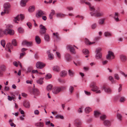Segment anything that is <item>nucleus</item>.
<instances>
[{
	"label": "nucleus",
	"mask_w": 127,
	"mask_h": 127,
	"mask_svg": "<svg viewBox=\"0 0 127 127\" xmlns=\"http://www.w3.org/2000/svg\"><path fill=\"white\" fill-rule=\"evenodd\" d=\"M12 27V26L11 25H8L6 27V29L4 31L1 29H0V37L3 36V34L7 35L9 34L11 35H13L14 33V31L11 29Z\"/></svg>",
	"instance_id": "obj_1"
},
{
	"label": "nucleus",
	"mask_w": 127,
	"mask_h": 127,
	"mask_svg": "<svg viewBox=\"0 0 127 127\" xmlns=\"http://www.w3.org/2000/svg\"><path fill=\"white\" fill-rule=\"evenodd\" d=\"M3 7L4 9L3 11L1 13L2 15H4L5 14H8L9 13L10 11V5L9 3L6 2L4 4Z\"/></svg>",
	"instance_id": "obj_2"
},
{
	"label": "nucleus",
	"mask_w": 127,
	"mask_h": 127,
	"mask_svg": "<svg viewBox=\"0 0 127 127\" xmlns=\"http://www.w3.org/2000/svg\"><path fill=\"white\" fill-rule=\"evenodd\" d=\"M90 87L91 89V90L95 92L96 93L99 94L101 93L100 90H99V88L97 86L95 85V83H91L90 85Z\"/></svg>",
	"instance_id": "obj_3"
},
{
	"label": "nucleus",
	"mask_w": 127,
	"mask_h": 127,
	"mask_svg": "<svg viewBox=\"0 0 127 127\" xmlns=\"http://www.w3.org/2000/svg\"><path fill=\"white\" fill-rule=\"evenodd\" d=\"M65 88L66 87H55L52 89V92L54 94H57L62 91L63 89H65Z\"/></svg>",
	"instance_id": "obj_4"
},
{
	"label": "nucleus",
	"mask_w": 127,
	"mask_h": 127,
	"mask_svg": "<svg viewBox=\"0 0 127 127\" xmlns=\"http://www.w3.org/2000/svg\"><path fill=\"white\" fill-rule=\"evenodd\" d=\"M83 1L86 4L89 6L90 10L92 11L90 13L91 14V13H94L96 10H95V7L91 5L90 2L87 1L86 0H84Z\"/></svg>",
	"instance_id": "obj_5"
},
{
	"label": "nucleus",
	"mask_w": 127,
	"mask_h": 127,
	"mask_svg": "<svg viewBox=\"0 0 127 127\" xmlns=\"http://www.w3.org/2000/svg\"><path fill=\"white\" fill-rule=\"evenodd\" d=\"M24 18V16L22 14H20V15H18L16 17H14L13 21L15 23H18V22L17 21H19L20 19L21 21H22Z\"/></svg>",
	"instance_id": "obj_6"
},
{
	"label": "nucleus",
	"mask_w": 127,
	"mask_h": 127,
	"mask_svg": "<svg viewBox=\"0 0 127 127\" xmlns=\"http://www.w3.org/2000/svg\"><path fill=\"white\" fill-rule=\"evenodd\" d=\"M104 13L102 12L96 11L94 13H91V15L92 16H95L96 17H98L103 16Z\"/></svg>",
	"instance_id": "obj_7"
},
{
	"label": "nucleus",
	"mask_w": 127,
	"mask_h": 127,
	"mask_svg": "<svg viewBox=\"0 0 127 127\" xmlns=\"http://www.w3.org/2000/svg\"><path fill=\"white\" fill-rule=\"evenodd\" d=\"M39 28L40 30L39 32L40 35H43L46 33L47 29L45 26L41 24L39 26Z\"/></svg>",
	"instance_id": "obj_8"
},
{
	"label": "nucleus",
	"mask_w": 127,
	"mask_h": 127,
	"mask_svg": "<svg viewBox=\"0 0 127 127\" xmlns=\"http://www.w3.org/2000/svg\"><path fill=\"white\" fill-rule=\"evenodd\" d=\"M101 50V49L99 48L96 49V58L97 59H101V58L102 54L100 52Z\"/></svg>",
	"instance_id": "obj_9"
},
{
	"label": "nucleus",
	"mask_w": 127,
	"mask_h": 127,
	"mask_svg": "<svg viewBox=\"0 0 127 127\" xmlns=\"http://www.w3.org/2000/svg\"><path fill=\"white\" fill-rule=\"evenodd\" d=\"M115 56L113 52L111 51H109L108 55L106 56V58L108 60L114 59Z\"/></svg>",
	"instance_id": "obj_10"
},
{
	"label": "nucleus",
	"mask_w": 127,
	"mask_h": 127,
	"mask_svg": "<svg viewBox=\"0 0 127 127\" xmlns=\"http://www.w3.org/2000/svg\"><path fill=\"white\" fill-rule=\"evenodd\" d=\"M53 34L54 35V38L55 42H57L61 40V38L58 33H54Z\"/></svg>",
	"instance_id": "obj_11"
},
{
	"label": "nucleus",
	"mask_w": 127,
	"mask_h": 127,
	"mask_svg": "<svg viewBox=\"0 0 127 127\" xmlns=\"http://www.w3.org/2000/svg\"><path fill=\"white\" fill-rule=\"evenodd\" d=\"M45 12L41 10H39L36 13V16L37 17H41L43 15H45Z\"/></svg>",
	"instance_id": "obj_12"
},
{
	"label": "nucleus",
	"mask_w": 127,
	"mask_h": 127,
	"mask_svg": "<svg viewBox=\"0 0 127 127\" xmlns=\"http://www.w3.org/2000/svg\"><path fill=\"white\" fill-rule=\"evenodd\" d=\"M45 66V64L42 62H37L36 64V66L37 68L41 69L44 67Z\"/></svg>",
	"instance_id": "obj_13"
},
{
	"label": "nucleus",
	"mask_w": 127,
	"mask_h": 127,
	"mask_svg": "<svg viewBox=\"0 0 127 127\" xmlns=\"http://www.w3.org/2000/svg\"><path fill=\"white\" fill-rule=\"evenodd\" d=\"M102 89L104 90L105 92L107 93H110L111 92V89L105 85L103 86Z\"/></svg>",
	"instance_id": "obj_14"
},
{
	"label": "nucleus",
	"mask_w": 127,
	"mask_h": 127,
	"mask_svg": "<svg viewBox=\"0 0 127 127\" xmlns=\"http://www.w3.org/2000/svg\"><path fill=\"white\" fill-rule=\"evenodd\" d=\"M67 48L70 50V52L73 54H75L76 53L75 51L74 50V48L70 45H67Z\"/></svg>",
	"instance_id": "obj_15"
},
{
	"label": "nucleus",
	"mask_w": 127,
	"mask_h": 127,
	"mask_svg": "<svg viewBox=\"0 0 127 127\" xmlns=\"http://www.w3.org/2000/svg\"><path fill=\"white\" fill-rule=\"evenodd\" d=\"M74 124L77 127L78 126H81L82 124V121L79 119H77L74 121Z\"/></svg>",
	"instance_id": "obj_16"
},
{
	"label": "nucleus",
	"mask_w": 127,
	"mask_h": 127,
	"mask_svg": "<svg viewBox=\"0 0 127 127\" xmlns=\"http://www.w3.org/2000/svg\"><path fill=\"white\" fill-rule=\"evenodd\" d=\"M22 44L23 45H26L28 46H32V43L31 42H29L26 40L23 41Z\"/></svg>",
	"instance_id": "obj_17"
},
{
	"label": "nucleus",
	"mask_w": 127,
	"mask_h": 127,
	"mask_svg": "<svg viewBox=\"0 0 127 127\" xmlns=\"http://www.w3.org/2000/svg\"><path fill=\"white\" fill-rule=\"evenodd\" d=\"M65 58L67 62H69L72 60L70 55L68 53H66L65 54Z\"/></svg>",
	"instance_id": "obj_18"
},
{
	"label": "nucleus",
	"mask_w": 127,
	"mask_h": 127,
	"mask_svg": "<svg viewBox=\"0 0 127 127\" xmlns=\"http://www.w3.org/2000/svg\"><path fill=\"white\" fill-rule=\"evenodd\" d=\"M47 53L48 55V59L49 60H52L54 59L53 55L50 53V50L48 51H47Z\"/></svg>",
	"instance_id": "obj_19"
},
{
	"label": "nucleus",
	"mask_w": 127,
	"mask_h": 127,
	"mask_svg": "<svg viewBox=\"0 0 127 127\" xmlns=\"http://www.w3.org/2000/svg\"><path fill=\"white\" fill-rule=\"evenodd\" d=\"M12 46L10 43H8L7 44L6 48V50L10 52H11L10 49L12 48Z\"/></svg>",
	"instance_id": "obj_20"
},
{
	"label": "nucleus",
	"mask_w": 127,
	"mask_h": 127,
	"mask_svg": "<svg viewBox=\"0 0 127 127\" xmlns=\"http://www.w3.org/2000/svg\"><path fill=\"white\" fill-rule=\"evenodd\" d=\"M103 124L105 126L107 127H110L111 125L110 122L108 120H105L103 122Z\"/></svg>",
	"instance_id": "obj_21"
},
{
	"label": "nucleus",
	"mask_w": 127,
	"mask_h": 127,
	"mask_svg": "<svg viewBox=\"0 0 127 127\" xmlns=\"http://www.w3.org/2000/svg\"><path fill=\"white\" fill-rule=\"evenodd\" d=\"M35 126L37 127H43L44 126V124L42 122H39L35 124Z\"/></svg>",
	"instance_id": "obj_22"
},
{
	"label": "nucleus",
	"mask_w": 127,
	"mask_h": 127,
	"mask_svg": "<svg viewBox=\"0 0 127 127\" xmlns=\"http://www.w3.org/2000/svg\"><path fill=\"white\" fill-rule=\"evenodd\" d=\"M32 93L35 95H37L39 94V93L38 90L36 89H32Z\"/></svg>",
	"instance_id": "obj_23"
},
{
	"label": "nucleus",
	"mask_w": 127,
	"mask_h": 127,
	"mask_svg": "<svg viewBox=\"0 0 127 127\" xmlns=\"http://www.w3.org/2000/svg\"><path fill=\"white\" fill-rule=\"evenodd\" d=\"M120 58L121 61L123 62H125L127 60L126 56L124 55H121L120 56Z\"/></svg>",
	"instance_id": "obj_24"
},
{
	"label": "nucleus",
	"mask_w": 127,
	"mask_h": 127,
	"mask_svg": "<svg viewBox=\"0 0 127 127\" xmlns=\"http://www.w3.org/2000/svg\"><path fill=\"white\" fill-rule=\"evenodd\" d=\"M68 74L71 77H73L74 75V72L71 69H69L68 70Z\"/></svg>",
	"instance_id": "obj_25"
},
{
	"label": "nucleus",
	"mask_w": 127,
	"mask_h": 127,
	"mask_svg": "<svg viewBox=\"0 0 127 127\" xmlns=\"http://www.w3.org/2000/svg\"><path fill=\"white\" fill-rule=\"evenodd\" d=\"M29 0H22L20 2L21 5L22 7L25 6L26 3Z\"/></svg>",
	"instance_id": "obj_26"
},
{
	"label": "nucleus",
	"mask_w": 127,
	"mask_h": 127,
	"mask_svg": "<svg viewBox=\"0 0 127 127\" xmlns=\"http://www.w3.org/2000/svg\"><path fill=\"white\" fill-rule=\"evenodd\" d=\"M44 38L46 41H49L50 40V37L49 34L48 33L45 34Z\"/></svg>",
	"instance_id": "obj_27"
},
{
	"label": "nucleus",
	"mask_w": 127,
	"mask_h": 127,
	"mask_svg": "<svg viewBox=\"0 0 127 127\" xmlns=\"http://www.w3.org/2000/svg\"><path fill=\"white\" fill-rule=\"evenodd\" d=\"M23 105L24 107L27 108H29L30 104L29 102L27 101H25Z\"/></svg>",
	"instance_id": "obj_28"
},
{
	"label": "nucleus",
	"mask_w": 127,
	"mask_h": 127,
	"mask_svg": "<svg viewBox=\"0 0 127 127\" xmlns=\"http://www.w3.org/2000/svg\"><path fill=\"white\" fill-rule=\"evenodd\" d=\"M35 40L37 44H39L41 42V40L40 39L39 36L38 35L35 36Z\"/></svg>",
	"instance_id": "obj_29"
},
{
	"label": "nucleus",
	"mask_w": 127,
	"mask_h": 127,
	"mask_svg": "<svg viewBox=\"0 0 127 127\" xmlns=\"http://www.w3.org/2000/svg\"><path fill=\"white\" fill-rule=\"evenodd\" d=\"M92 111V108L89 107H86L85 109V112L86 113H89Z\"/></svg>",
	"instance_id": "obj_30"
},
{
	"label": "nucleus",
	"mask_w": 127,
	"mask_h": 127,
	"mask_svg": "<svg viewBox=\"0 0 127 127\" xmlns=\"http://www.w3.org/2000/svg\"><path fill=\"white\" fill-rule=\"evenodd\" d=\"M94 116L95 117L97 118L100 115V112L98 111H94Z\"/></svg>",
	"instance_id": "obj_31"
},
{
	"label": "nucleus",
	"mask_w": 127,
	"mask_h": 127,
	"mask_svg": "<svg viewBox=\"0 0 127 127\" xmlns=\"http://www.w3.org/2000/svg\"><path fill=\"white\" fill-rule=\"evenodd\" d=\"M85 42L86 44L87 45H91V44H93L95 43V42H91L89 40L85 38Z\"/></svg>",
	"instance_id": "obj_32"
},
{
	"label": "nucleus",
	"mask_w": 127,
	"mask_h": 127,
	"mask_svg": "<svg viewBox=\"0 0 127 127\" xmlns=\"http://www.w3.org/2000/svg\"><path fill=\"white\" fill-rule=\"evenodd\" d=\"M105 20V19L104 18L100 19L98 22V24L100 25H103L104 23Z\"/></svg>",
	"instance_id": "obj_33"
},
{
	"label": "nucleus",
	"mask_w": 127,
	"mask_h": 127,
	"mask_svg": "<svg viewBox=\"0 0 127 127\" xmlns=\"http://www.w3.org/2000/svg\"><path fill=\"white\" fill-rule=\"evenodd\" d=\"M118 13L115 12V14L114 18L116 22H119L121 21V20H119L118 18Z\"/></svg>",
	"instance_id": "obj_34"
},
{
	"label": "nucleus",
	"mask_w": 127,
	"mask_h": 127,
	"mask_svg": "<svg viewBox=\"0 0 127 127\" xmlns=\"http://www.w3.org/2000/svg\"><path fill=\"white\" fill-rule=\"evenodd\" d=\"M44 79V78H41L39 79L38 80L36 81L37 83L40 85L44 83L43 80Z\"/></svg>",
	"instance_id": "obj_35"
},
{
	"label": "nucleus",
	"mask_w": 127,
	"mask_h": 127,
	"mask_svg": "<svg viewBox=\"0 0 127 127\" xmlns=\"http://www.w3.org/2000/svg\"><path fill=\"white\" fill-rule=\"evenodd\" d=\"M35 9V7L34 6H30L28 10L29 12H33Z\"/></svg>",
	"instance_id": "obj_36"
},
{
	"label": "nucleus",
	"mask_w": 127,
	"mask_h": 127,
	"mask_svg": "<svg viewBox=\"0 0 127 127\" xmlns=\"http://www.w3.org/2000/svg\"><path fill=\"white\" fill-rule=\"evenodd\" d=\"M67 72L65 71H63L60 73V76L61 77H64L67 75Z\"/></svg>",
	"instance_id": "obj_37"
},
{
	"label": "nucleus",
	"mask_w": 127,
	"mask_h": 127,
	"mask_svg": "<svg viewBox=\"0 0 127 127\" xmlns=\"http://www.w3.org/2000/svg\"><path fill=\"white\" fill-rule=\"evenodd\" d=\"M53 69L54 71L58 72L60 70V68L59 66L56 65L53 67Z\"/></svg>",
	"instance_id": "obj_38"
},
{
	"label": "nucleus",
	"mask_w": 127,
	"mask_h": 127,
	"mask_svg": "<svg viewBox=\"0 0 127 127\" xmlns=\"http://www.w3.org/2000/svg\"><path fill=\"white\" fill-rule=\"evenodd\" d=\"M0 68L2 71H4L6 69V67L5 65L1 64L0 66Z\"/></svg>",
	"instance_id": "obj_39"
},
{
	"label": "nucleus",
	"mask_w": 127,
	"mask_h": 127,
	"mask_svg": "<svg viewBox=\"0 0 127 127\" xmlns=\"http://www.w3.org/2000/svg\"><path fill=\"white\" fill-rule=\"evenodd\" d=\"M65 15L61 13H58L57 14V16L58 17L63 18L65 17Z\"/></svg>",
	"instance_id": "obj_40"
},
{
	"label": "nucleus",
	"mask_w": 127,
	"mask_h": 127,
	"mask_svg": "<svg viewBox=\"0 0 127 127\" xmlns=\"http://www.w3.org/2000/svg\"><path fill=\"white\" fill-rule=\"evenodd\" d=\"M8 99L9 101H11L12 100H13L15 99V97L14 95H13L12 96L9 95L8 96Z\"/></svg>",
	"instance_id": "obj_41"
},
{
	"label": "nucleus",
	"mask_w": 127,
	"mask_h": 127,
	"mask_svg": "<svg viewBox=\"0 0 127 127\" xmlns=\"http://www.w3.org/2000/svg\"><path fill=\"white\" fill-rule=\"evenodd\" d=\"M74 87L72 86H70L69 88V93L70 94H72L74 91Z\"/></svg>",
	"instance_id": "obj_42"
},
{
	"label": "nucleus",
	"mask_w": 127,
	"mask_h": 127,
	"mask_svg": "<svg viewBox=\"0 0 127 127\" xmlns=\"http://www.w3.org/2000/svg\"><path fill=\"white\" fill-rule=\"evenodd\" d=\"M104 34L105 37H110L112 36L111 34L110 33L107 32H105L104 33Z\"/></svg>",
	"instance_id": "obj_43"
},
{
	"label": "nucleus",
	"mask_w": 127,
	"mask_h": 127,
	"mask_svg": "<svg viewBox=\"0 0 127 127\" xmlns=\"http://www.w3.org/2000/svg\"><path fill=\"white\" fill-rule=\"evenodd\" d=\"M55 118L56 119H63L64 118V117L60 115H56L55 116Z\"/></svg>",
	"instance_id": "obj_44"
},
{
	"label": "nucleus",
	"mask_w": 127,
	"mask_h": 127,
	"mask_svg": "<svg viewBox=\"0 0 127 127\" xmlns=\"http://www.w3.org/2000/svg\"><path fill=\"white\" fill-rule=\"evenodd\" d=\"M12 43L14 46H16L17 45V41L15 39H13L12 40Z\"/></svg>",
	"instance_id": "obj_45"
},
{
	"label": "nucleus",
	"mask_w": 127,
	"mask_h": 127,
	"mask_svg": "<svg viewBox=\"0 0 127 127\" xmlns=\"http://www.w3.org/2000/svg\"><path fill=\"white\" fill-rule=\"evenodd\" d=\"M83 52L85 55H88L89 53V51L86 49H83Z\"/></svg>",
	"instance_id": "obj_46"
},
{
	"label": "nucleus",
	"mask_w": 127,
	"mask_h": 127,
	"mask_svg": "<svg viewBox=\"0 0 127 127\" xmlns=\"http://www.w3.org/2000/svg\"><path fill=\"white\" fill-rule=\"evenodd\" d=\"M53 87V86L51 84L48 85L47 87V89L48 91H50L51 90Z\"/></svg>",
	"instance_id": "obj_47"
},
{
	"label": "nucleus",
	"mask_w": 127,
	"mask_h": 127,
	"mask_svg": "<svg viewBox=\"0 0 127 127\" xmlns=\"http://www.w3.org/2000/svg\"><path fill=\"white\" fill-rule=\"evenodd\" d=\"M114 77L115 79L117 80H119L120 79L119 75L115 73L114 74Z\"/></svg>",
	"instance_id": "obj_48"
},
{
	"label": "nucleus",
	"mask_w": 127,
	"mask_h": 127,
	"mask_svg": "<svg viewBox=\"0 0 127 127\" xmlns=\"http://www.w3.org/2000/svg\"><path fill=\"white\" fill-rule=\"evenodd\" d=\"M117 117L118 119L120 121H121L122 119V115L119 113H118L117 115Z\"/></svg>",
	"instance_id": "obj_49"
},
{
	"label": "nucleus",
	"mask_w": 127,
	"mask_h": 127,
	"mask_svg": "<svg viewBox=\"0 0 127 127\" xmlns=\"http://www.w3.org/2000/svg\"><path fill=\"white\" fill-rule=\"evenodd\" d=\"M51 77L52 75L51 74H48L46 75L45 78L46 79H48L51 78Z\"/></svg>",
	"instance_id": "obj_50"
},
{
	"label": "nucleus",
	"mask_w": 127,
	"mask_h": 127,
	"mask_svg": "<svg viewBox=\"0 0 127 127\" xmlns=\"http://www.w3.org/2000/svg\"><path fill=\"white\" fill-rule=\"evenodd\" d=\"M97 27L96 23H95L92 24L91 26V27L92 29H94L96 28Z\"/></svg>",
	"instance_id": "obj_51"
},
{
	"label": "nucleus",
	"mask_w": 127,
	"mask_h": 127,
	"mask_svg": "<svg viewBox=\"0 0 127 127\" xmlns=\"http://www.w3.org/2000/svg\"><path fill=\"white\" fill-rule=\"evenodd\" d=\"M18 30L19 33H22L24 32L22 28L20 27L18 28Z\"/></svg>",
	"instance_id": "obj_52"
},
{
	"label": "nucleus",
	"mask_w": 127,
	"mask_h": 127,
	"mask_svg": "<svg viewBox=\"0 0 127 127\" xmlns=\"http://www.w3.org/2000/svg\"><path fill=\"white\" fill-rule=\"evenodd\" d=\"M126 100V98L124 97H121L120 99V101L121 102H123Z\"/></svg>",
	"instance_id": "obj_53"
},
{
	"label": "nucleus",
	"mask_w": 127,
	"mask_h": 127,
	"mask_svg": "<svg viewBox=\"0 0 127 127\" xmlns=\"http://www.w3.org/2000/svg\"><path fill=\"white\" fill-rule=\"evenodd\" d=\"M106 118V116L104 115H102L100 117V119L102 120H104Z\"/></svg>",
	"instance_id": "obj_54"
},
{
	"label": "nucleus",
	"mask_w": 127,
	"mask_h": 127,
	"mask_svg": "<svg viewBox=\"0 0 127 127\" xmlns=\"http://www.w3.org/2000/svg\"><path fill=\"white\" fill-rule=\"evenodd\" d=\"M1 45L4 47L5 44V41L4 40H2L1 42Z\"/></svg>",
	"instance_id": "obj_55"
},
{
	"label": "nucleus",
	"mask_w": 127,
	"mask_h": 127,
	"mask_svg": "<svg viewBox=\"0 0 127 127\" xmlns=\"http://www.w3.org/2000/svg\"><path fill=\"white\" fill-rule=\"evenodd\" d=\"M27 25L30 29H31L32 27V24L31 23L28 22L27 24Z\"/></svg>",
	"instance_id": "obj_56"
},
{
	"label": "nucleus",
	"mask_w": 127,
	"mask_h": 127,
	"mask_svg": "<svg viewBox=\"0 0 127 127\" xmlns=\"http://www.w3.org/2000/svg\"><path fill=\"white\" fill-rule=\"evenodd\" d=\"M82 107H81L80 108H79L77 112L79 113H82L83 111L82 110Z\"/></svg>",
	"instance_id": "obj_57"
},
{
	"label": "nucleus",
	"mask_w": 127,
	"mask_h": 127,
	"mask_svg": "<svg viewBox=\"0 0 127 127\" xmlns=\"http://www.w3.org/2000/svg\"><path fill=\"white\" fill-rule=\"evenodd\" d=\"M32 69V67H29L28 69L27 72H30Z\"/></svg>",
	"instance_id": "obj_58"
},
{
	"label": "nucleus",
	"mask_w": 127,
	"mask_h": 127,
	"mask_svg": "<svg viewBox=\"0 0 127 127\" xmlns=\"http://www.w3.org/2000/svg\"><path fill=\"white\" fill-rule=\"evenodd\" d=\"M67 9L69 11L72 10L73 8L71 6H68L66 7Z\"/></svg>",
	"instance_id": "obj_59"
},
{
	"label": "nucleus",
	"mask_w": 127,
	"mask_h": 127,
	"mask_svg": "<svg viewBox=\"0 0 127 127\" xmlns=\"http://www.w3.org/2000/svg\"><path fill=\"white\" fill-rule=\"evenodd\" d=\"M4 89L5 91H7L9 90V88L8 87L5 86Z\"/></svg>",
	"instance_id": "obj_60"
},
{
	"label": "nucleus",
	"mask_w": 127,
	"mask_h": 127,
	"mask_svg": "<svg viewBox=\"0 0 127 127\" xmlns=\"http://www.w3.org/2000/svg\"><path fill=\"white\" fill-rule=\"evenodd\" d=\"M25 54V52H23V53H21L20 54V58L21 59V58L23 57L24 56Z\"/></svg>",
	"instance_id": "obj_61"
},
{
	"label": "nucleus",
	"mask_w": 127,
	"mask_h": 127,
	"mask_svg": "<svg viewBox=\"0 0 127 127\" xmlns=\"http://www.w3.org/2000/svg\"><path fill=\"white\" fill-rule=\"evenodd\" d=\"M119 86L120 87L118 89L119 92H120L122 90V85L121 84H120Z\"/></svg>",
	"instance_id": "obj_62"
},
{
	"label": "nucleus",
	"mask_w": 127,
	"mask_h": 127,
	"mask_svg": "<svg viewBox=\"0 0 127 127\" xmlns=\"http://www.w3.org/2000/svg\"><path fill=\"white\" fill-rule=\"evenodd\" d=\"M34 113L35 115H38L39 114V111L38 110H36L34 111Z\"/></svg>",
	"instance_id": "obj_63"
},
{
	"label": "nucleus",
	"mask_w": 127,
	"mask_h": 127,
	"mask_svg": "<svg viewBox=\"0 0 127 127\" xmlns=\"http://www.w3.org/2000/svg\"><path fill=\"white\" fill-rule=\"evenodd\" d=\"M56 54L57 56L59 59H60L61 58V55L60 53L58 52H56Z\"/></svg>",
	"instance_id": "obj_64"
}]
</instances>
